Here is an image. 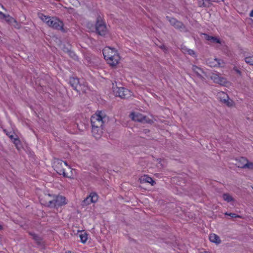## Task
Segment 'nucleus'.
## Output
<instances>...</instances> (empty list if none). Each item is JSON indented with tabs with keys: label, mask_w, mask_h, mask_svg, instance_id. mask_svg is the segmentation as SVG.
Wrapping results in <instances>:
<instances>
[{
	"label": "nucleus",
	"mask_w": 253,
	"mask_h": 253,
	"mask_svg": "<svg viewBox=\"0 0 253 253\" xmlns=\"http://www.w3.org/2000/svg\"><path fill=\"white\" fill-rule=\"evenodd\" d=\"M108 120V117L102 111H98L95 114L92 116L91 118L92 133L95 138H99L101 136L103 132V124Z\"/></svg>",
	"instance_id": "obj_1"
},
{
	"label": "nucleus",
	"mask_w": 253,
	"mask_h": 253,
	"mask_svg": "<svg viewBox=\"0 0 253 253\" xmlns=\"http://www.w3.org/2000/svg\"><path fill=\"white\" fill-rule=\"evenodd\" d=\"M102 52L104 59L110 65L115 66L118 64L120 58L117 50L114 48L106 47L103 49Z\"/></svg>",
	"instance_id": "obj_2"
},
{
	"label": "nucleus",
	"mask_w": 253,
	"mask_h": 253,
	"mask_svg": "<svg viewBox=\"0 0 253 253\" xmlns=\"http://www.w3.org/2000/svg\"><path fill=\"white\" fill-rule=\"evenodd\" d=\"M44 199L41 198V204L50 208L59 207L67 204L65 197L62 196L54 197L52 200L45 201Z\"/></svg>",
	"instance_id": "obj_3"
},
{
	"label": "nucleus",
	"mask_w": 253,
	"mask_h": 253,
	"mask_svg": "<svg viewBox=\"0 0 253 253\" xmlns=\"http://www.w3.org/2000/svg\"><path fill=\"white\" fill-rule=\"evenodd\" d=\"M65 167H68V164L66 162L63 161L60 159H55L54 160L53 166L54 170L58 174H62L65 177L71 178L72 174L65 172Z\"/></svg>",
	"instance_id": "obj_4"
},
{
	"label": "nucleus",
	"mask_w": 253,
	"mask_h": 253,
	"mask_svg": "<svg viewBox=\"0 0 253 253\" xmlns=\"http://www.w3.org/2000/svg\"><path fill=\"white\" fill-rule=\"evenodd\" d=\"M69 83L73 88L79 93H85L88 89L87 86L84 83V82H81L77 78H70L69 80Z\"/></svg>",
	"instance_id": "obj_5"
},
{
	"label": "nucleus",
	"mask_w": 253,
	"mask_h": 253,
	"mask_svg": "<svg viewBox=\"0 0 253 253\" xmlns=\"http://www.w3.org/2000/svg\"><path fill=\"white\" fill-rule=\"evenodd\" d=\"M113 91L116 96H119L122 99H127L131 96V91L124 87L118 86L117 83H113Z\"/></svg>",
	"instance_id": "obj_6"
},
{
	"label": "nucleus",
	"mask_w": 253,
	"mask_h": 253,
	"mask_svg": "<svg viewBox=\"0 0 253 253\" xmlns=\"http://www.w3.org/2000/svg\"><path fill=\"white\" fill-rule=\"evenodd\" d=\"M129 116L130 118L134 121L139 122L142 123H148L150 124H151L153 123V121L152 120L139 113L132 112L129 115Z\"/></svg>",
	"instance_id": "obj_7"
},
{
	"label": "nucleus",
	"mask_w": 253,
	"mask_h": 253,
	"mask_svg": "<svg viewBox=\"0 0 253 253\" xmlns=\"http://www.w3.org/2000/svg\"><path fill=\"white\" fill-rule=\"evenodd\" d=\"M95 29L97 33L100 36H105L107 33L106 26L99 16L97 18Z\"/></svg>",
	"instance_id": "obj_8"
},
{
	"label": "nucleus",
	"mask_w": 253,
	"mask_h": 253,
	"mask_svg": "<svg viewBox=\"0 0 253 253\" xmlns=\"http://www.w3.org/2000/svg\"><path fill=\"white\" fill-rule=\"evenodd\" d=\"M166 19L168 21H169L170 25L173 26L175 28L178 29L182 32L187 31L185 26L180 21H179L176 19L169 16H167Z\"/></svg>",
	"instance_id": "obj_9"
},
{
	"label": "nucleus",
	"mask_w": 253,
	"mask_h": 253,
	"mask_svg": "<svg viewBox=\"0 0 253 253\" xmlns=\"http://www.w3.org/2000/svg\"><path fill=\"white\" fill-rule=\"evenodd\" d=\"M48 25L54 29L63 31V23L55 17H51Z\"/></svg>",
	"instance_id": "obj_10"
},
{
	"label": "nucleus",
	"mask_w": 253,
	"mask_h": 253,
	"mask_svg": "<svg viewBox=\"0 0 253 253\" xmlns=\"http://www.w3.org/2000/svg\"><path fill=\"white\" fill-rule=\"evenodd\" d=\"M98 199V195L95 193H91L90 195L83 201V205L86 206L91 203H94L97 201Z\"/></svg>",
	"instance_id": "obj_11"
},
{
	"label": "nucleus",
	"mask_w": 253,
	"mask_h": 253,
	"mask_svg": "<svg viewBox=\"0 0 253 253\" xmlns=\"http://www.w3.org/2000/svg\"><path fill=\"white\" fill-rule=\"evenodd\" d=\"M219 97L220 101L225 103L228 107H231L233 105V101L230 99L228 95L224 92L219 93Z\"/></svg>",
	"instance_id": "obj_12"
},
{
	"label": "nucleus",
	"mask_w": 253,
	"mask_h": 253,
	"mask_svg": "<svg viewBox=\"0 0 253 253\" xmlns=\"http://www.w3.org/2000/svg\"><path fill=\"white\" fill-rule=\"evenodd\" d=\"M240 161L243 162V164H239V168L253 169V163L252 162H249V161L244 157L240 158Z\"/></svg>",
	"instance_id": "obj_13"
},
{
	"label": "nucleus",
	"mask_w": 253,
	"mask_h": 253,
	"mask_svg": "<svg viewBox=\"0 0 253 253\" xmlns=\"http://www.w3.org/2000/svg\"><path fill=\"white\" fill-rule=\"evenodd\" d=\"M211 79L216 84H218L221 85H223L226 83V80L220 77L216 74H212L211 76Z\"/></svg>",
	"instance_id": "obj_14"
},
{
	"label": "nucleus",
	"mask_w": 253,
	"mask_h": 253,
	"mask_svg": "<svg viewBox=\"0 0 253 253\" xmlns=\"http://www.w3.org/2000/svg\"><path fill=\"white\" fill-rule=\"evenodd\" d=\"M222 61L221 59L217 58L209 59L207 60V64L211 67H215L220 66V61Z\"/></svg>",
	"instance_id": "obj_15"
},
{
	"label": "nucleus",
	"mask_w": 253,
	"mask_h": 253,
	"mask_svg": "<svg viewBox=\"0 0 253 253\" xmlns=\"http://www.w3.org/2000/svg\"><path fill=\"white\" fill-rule=\"evenodd\" d=\"M139 180L141 183H149L151 185L153 186L156 184V182L153 179L147 175H144L139 178Z\"/></svg>",
	"instance_id": "obj_16"
},
{
	"label": "nucleus",
	"mask_w": 253,
	"mask_h": 253,
	"mask_svg": "<svg viewBox=\"0 0 253 253\" xmlns=\"http://www.w3.org/2000/svg\"><path fill=\"white\" fill-rule=\"evenodd\" d=\"M192 71L196 74L197 76L200 79L203 80L204 77L202 76L201 73H203L202 69L196 65H193L192 68Z\"/></svg>",
	"instance_id": "obj_17"
},
{
	"label": "nucleus",
	"mask_w": 253,
	"mask_h": 253,
	"mask_svg": "<svg viewBox=\"0 0 253 253\" xmlns=\"http://www.w3.org/2000/svg\"><path fill=\"white\" fill-rule=\"evenodd\" d=\"M204 37L206 40L211 41L212 42L218 43H220V40L216 38L215 37L211 36L208 35V34H204Z\"/></svg>",
	"instance_id": "obj_18"
},
{
	"label": "nucleus",
	"mask_w": 253,
	"mask_h": 253,
	"mask_svg": "<svg viewBox=\"0 0 253 253\" xmlns=\"http://www.w3.org/2000/svg\"><path fill=\"white\" fill-rule=\"evenodd\" d=\"M210 240L213 243H216L217 244H220L221 243V240L218 236L215 234H211L209 236Z\"/></svg>",
	"instance_id": "obj_19"
},
{
	"label": "nucleus",
	"mask_w": 253,
	"mask_h": 253,
	"mask_svg": "<svg viewBox=\"0 0 253 253\" xmlns=\"http://www.w3.org/2000/svg\"><path fill=\"white\" fill-rule=\"evenodd\" d=\"M29 234L33 237V239L36 242L38 245H42L43 241L42 239L35 233H29Z\"/></svg>",
	"instance_id": "obj_20"
},
{
	"label": "nucleus",
	"mask_w": 253,
	"mask_h": 253,
	"mask_svg": "<svg viewBox=\"0 0 253 253\" xmlns=\"http://www.w3.org/2000/svg\"><path fill=\"white\" fill-rule=\"evenodd\" d=\"M223 199L224 200L227 202H231L232 201H234V198L229 194L225 193L222 195Z\"/></svg>",
	"instance_id": "obj_21"
},
{
	"label": "nucleus",
	"mask_w": 253,
	"mask_h": 253,
	"mask_svg": "<svg viewBox=\"0 0 253 253\" xmlns=\"http://www.w3.org/2000/svg\"><path fill=\"white\" fill-rule=\"evenodd\" d=\"M40 17L42 21L45 22L47 25H48V22L50 21V19H51V17L45 16L42 14H41Z\"/></svg>",
	"instance_id": "obj_22"
},
{
	"label": "nucleus",
	"mask_w": 253,
	"mask_h": 253,
	"mask_svg": "<svg viewBox=\"0 0 253 253\" xmlns=\"http://www.w3.org/2000/svg\"><path fill=\"white\" fill-rule=\"evenodd\" d=\"M245 61L247 64L253 66V55L245 57Z\"/></svg>",
	"instance_id": "obj_23"
},
{
	"label": "nucleus",
	"mask_w": 253,
	"mask_h": 253,
	"mask_svg": "<svg viewBox=\"0 0 253 253\" xmlns=\"http://www.w3.org/2000/svg\"><path fill=\"white\" fill-rule=\"evenodd\" d=\"M79 236H80V237L82 242H83L84 243H85L87 239V234L84 232V233L81 232Z\"/></svg>",
	"instance_id": "obj_24"
},
{
	"label": "nucleus",
	"mask_w": 253,
	"mask_h": 253,
	"mask_svg": "<svg viewBox=\"0 0 253 253\" xmlns=\"http://www.w3.org/2000/svg\"><path fill=\"white\" fill-rule=\"evenodd\" d=\"M4 20L8 23L12 24L13 22H16L15 19L9 15H6Z\"/></svg>",
	"instance_id": "obj_25"
},
{
	"label": "nucleus",
	"mask_w": 253,
	"mask_h": 253,
	"mask_svg": "<svg viewBox=\"0 0 253 253\" xmlns=\"http://www.w3.org/2000/svg\"><path fill=\"white\" fill-rule=\"evenodd\" d=\"M51 195L50 194H44V195H41L39 197L40 201H41V198H44L45 201H48V200H52V199H51Z\"/></svg>",
	"instance_id": "obj_26"
},
{
	"label": "nucleus",
	"mask_w": 253,
	"mask_h": 253,
	"mask_svg": "<svg viewBox=\"0 0 253 253\" xmlns=\"http://www.w3.org/2000/svg\"><path fill=\"white\" fill-rule=\"evenodd\" d=\"M67 169H65V172H67L68 173H70L71 175V177H73V171L74 170L73 169H71L70 167L68 165V167H66Z\"/></svg>",
	"instance_id": "obj_27"
},
{
	"label": "nucleus",
	"mask_w": 253,
	"mask_h": 253,
	"mask_svg": "<svg viewBox=\"0 0 253 253\" xmlns=\"http://www.w3.org/2000/svg\"><path fill=\"white\" fill-rule=\"evenodd\" d=\"M225 215H229L230 216H231L232 218H236V217H240L241 216L239 215H237V214L236 213H225Z\"/></svg>",
	"instance_id": "obj_28"
},
{
	"label": "nucleus",
	"mask_w": 253,
	"mask_h": 253,
	"mask_svg": "<svg viewBox=\"0 0 253 253\" xmlns=\"http://www.w3.org/2000/svg\"><path fill=\"white\" fill-rule=\"evenodd\" d=\"M12 142L15 144L16 147H18V146L20 144V141L17 138H13V140Z\"/></svg>",
	"instance_id": "obj_29"
},
{
	"label": "nucleus",
	"mask_w": 253,
	"mask_h": 253,
	"mask_svg": "<svg viewBox=\"0 0 253 253\" xmlns=\"http://www.w3.org/2000/svg\"><path fill=\"white\" fill-rule=\"evenodd\" d=\"M198 5L200 7L201 6H207L206 4L205 3L204 0H198Z\"/></svg>",
	"instance_id": "obj_30"
},
{
	"label": "nucleus",
	"mask_w": 253,
	"mask_h": 253,
	"mask_svg": "<svg viewBox=\"0 0 253 253\" xmlns=\"http://www.w3.org/2000/svg\"><path fill=\"white\" fill-rule=\"evenodd\" d=\"M186 49V51H187V53L190 55H192V56H194L195 55V52L192 50V49Z\"/></svg>",
	"instance_id": "obj_31"
},
{
	"label": "nucleus",
	"mask_w": 253,
	"mask_h": 253,
	"mask_svg": "<svg viewBox=\"0 0 253 253\" xmlns=\"http://www.w3.org/2000/svg\"><path fill=\"white\" fill-rule=\"evenodd\" d=\"M209 3H211V2H219L220 1H223V0H206Z\"/></svg>",
	"instance_id": "obj_32"
},
{
	"label": "nucleus",
	"mask_w": 253,
	"mask_h": 253,
	"mask_svg": "<svg viewBox=\"0 0 253 253\" xmlns=\"http://www.w3.org/2000/svg\"><path fill=\"white\" fill-rule=\"evenodd\" d=\"M233 70L239 74H241V72L236 67H234Z\"/></svg>",
	"instance_id": "obj_33"
},
{
	"label": "nucleus",
	"mask_w": 253,
	"mask_h": 253,
	"mask_svg": "<svg viewBox=\"0 0 253 253\" xmlns=\"http://www.w3.org/2000/svg\"><path fill=\"white\" fill-rule=\"evenodd\" d=\"M160 47L164 50H167V47L165 45H162L160 46Z\"/></svg>",
	"instance_id": "obj_34"
},
{
	"label": "nucleus",
	"mask_w": 253,
	"mask_h": 253,
	"mask_svg": "<svg viewBox=\"0 0 253 253\" xmlns=\"http://www.w3.org/2000/svg\"><path fill=\"white\" fill-rule=\"evenodd\" d=\"M149 131H150V130H149V129H143V132L144 133H145V134H147V133H149Z\"/></svg>",
	"instance_id": "obj_35"
},
{
	"label": "nucleus",
	"mask_w": 253,
	"mask_h": 253,
	"mask_svg": "<svg viewBox=\"0 0 253 253\" xmlns=\"http://www.w3.org/2000/svg\"><path fill=\"white\" fill-rule=\"evenodd\" d=\"M6 15L3 13V15H0V19H4V18L6 17Z\"/></svg>",
	"instance_id": "obj_36"
},
{
	"label": "nucleus",
	"mask_w": 253,
	"mask_h": 253,
	"mask_svg": "<svg viewBox=\"0 0 253 253\" xmlns=\"http://www.w3.org/2000/svg\"><path fill=\"white\" fill-rule=\"evenodd\" d=\"M186 49H187V48L186 47H183V48H182V51L183 53H187V51H186Z\"/></svg>",
	"instance_id": "obj_37"
},
{
	"label": "nucleus",
	"mask_w": 253,
	"mask_h": 253,
	"mask_svg": "<svg viewBox=\"0 0 253 253\" xmlns=\"http://www.w3.org/2000/svg\"><path fill=\"white\" fill-rule=\"evenodd\" d=\"M7 135H8V136H9V137L10 138V139L13 141V138H15L14 137V136H13V135H8V134H7Z\"/></svg>",
	"instance_id": "obj_38"
},
{
	"label": "nucleus",
	"mask_w": 253,
	"mask_h": 253,
	"mask_svg": "<svg viewBox=\"0 0 253 253\" xmlns=\"http://www.w3.org/2000/svg\"><path fill=\"white\" fill-rule=\"evenodd\" d=\"M243 164V162L240 161V158L239 159V162H238V164H237L236 165L238 166L239 164Z\"/></svg>",
	"instance_id": "obj_39"
},
{
	"label": "nucleus",
	"mask_w": 253,
	"mask_h": 253,
	"mask_svg": "<svg viewBox=\"0 0 253 253\" xmlns=\"http://www.w3.org/2000/svg\"><path fill=\"white\" fill-rule=\"evenodd\" d=\"M250 16L251 17H253V9L251 11L250 14Z\"/></svg>",
	"instance_id": "obj_40"
},
{
	"label": "nucleus",
	"mask_w": 253,
	"mask_h": 253,
	"mask_svg": "<svg viewBox=\"0 0 253 253\" xmlns=\"http://www.w3.org/2000/svg\"><path fill=\"white\" fill-rule=\"evenodd\" d=\"M222 61H220V66H222V65L224 64V62L222 60H221Z\"/></svg>",
	"instance_id": "obj_41"
},
{
	"label": "nucleus",
	"mask_w": 253,
	"mask_h": 253,
	"mask_svg": "<svg viewBox=\"0 0 253 253\" xmlns=\"http://www.w3.org/2000/svg\"><path fill=\"white\" fill-rule=\"evenodd\" d=\"M2 229V226L0 224V230Z\"/></svg>",
	"instance_id": "obj_42"
},
{
	"label": "nucleus",
	"mask_w": 253,
	"mask_h": 253,
	"mask_svg": "<svg viewBox=\"0 0 253 253\" xmlns=\"http://www.w3.org/2000/svg\"><path fill=\"white\" fill-rule=\"evenodd\" d=\"M0 15H3V13L0 11Z\"/></svg>",
	"instance_id": "obj_43"
},
{
	"label": "nucleus",
	"mask_w": 253,
	"mask_h": 253,
	"mask_svg": "<svg viewBox=\"0 0 253 253\" xmlns=\"http://www.w3.org/2000/svg\"><path fill=\"white\" fill-rule=\"evenodd\" d=\"M1 7L3 8V9H4L3 6L2 5H1Z\"/></svg>",
	"instance_id": "obj_44"
},
{
	"label": "nucleus",
	"mask_w": 253,
	"mask_h": 253,
	"mask_svg": "<svg viewBox=\"0 0 253 253\" xmlns=\"http://www.w3.org/2000/svg\"><path fill=\"white\" fill-rule=\"evenodd\" d=\"M207 253V252H203V253Z\"/></svg>",
	"instance_id": "obj_45"
}]
</instances>
